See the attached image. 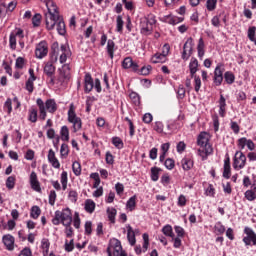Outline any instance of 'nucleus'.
Returning <instances> with one entry per match:
<instances>
[{
	"label": "nucleus",
	"mask_w": 256,
	"mask_h": 256,
	"mask_svg": "<svg viewBox=\"0 0 256 256\" xmlns=\"http://www.w3.org/2000/svg\"><path fill=\"white\" fill-rule=\"evenodd\" d=\"M116 23H117L116 31L118 33H122L123 32V25H124L123 16H121V15L117 16Z\"/></svg>",
	"instance_id": "58836bf2"
},
{
	"label": "nucleus",
	"mask_w": 256,
	"mask_h": 256,
	"mask_svg": "<svg viewBox=\"0 0 256 256\" xmlns=\"http://www.w3.org/2000/svg\"><path fill=\"white\" fill-rule=\"evenodd\" d=\"M60 54V63H65L67 61V57H71V50L67 48L66 45H61L59 49V43L54 42L52 44L51 53H50V61L51 63H57V59Z\"/></svg>",
	"instance_id": "f03ea898"
},
{
	"label": "nucleus",
	"mask_w": 256,
	"mask_h": 256,
	"mask_svg": "<svg viewBox=\"0 0 256 256\" xmlns=\"http://www.w3.org/2000/svg\"><path fill=\"white\" fill-rule=\"evenodd\" d=\"M137 196H132L126 203V207L127 209H129V211H133L137 205Z\"/></svg>",
	"instance_id": "7c9ffc66"
},
{
	"label": "nucleus",
	"mask_w": 256,
	"mask_h": 256,
	"mask_svg": "<svg viewBox=\"0 0 256 256\" xmlns=\"http://www.w3.org/2000/svg\"><path fill=\"white\" fill-rule=\"evenodd\" d=\"M56 199H57V193L55 192V190H51L49 194V204L55 205Z\"/></svg>",
	"instance_id": "4d7b16f0"
},
{
	"label": "nucleus",
	"mask_w": 256,
	"mask_h": 256,
	"mask_svg": "<svg viewBox=\"0 0 256 256\" xmlns=\"http://www.w3.org/2000/svg\"><path fill=\"white\" fill-rule=\"evenodd\" d=\"M72 171L76 177H79V175H81V163L78 161L73 162Z\"/></svg>",
	"instance_id": "e433bc0d"
},
{
	"label": "nucleus",
	"mask_w": 256,
	"mask_h": 256,
	"mask_svg": "<svg viewBox=\"0 0 256 256\" xmlns=\"http://www.w3.org/2000/svg\"><path fill=\"white\" fill-rule=\"evenodd\" d=\"M187 205V198L185 195L181 194L178 198V206L179 207H185Z\"/></svg>",
	"instance_id": "680f3d73"
},
{
	"label": "nucleus",
	"mask_w": 256,
	"mask_h": 256,
	"mask_svg": "<svg viewBox=\"0 0 256 256\" xmlns=\"http://www.w3.org/2000/svg\"><path fill=\"white\" fill-rule=\"evenodd\" d=\"M112 143L116 149H123V140L119 137L112 138Z\"/></svg>",
	"instance_id": "c03bdc74"
},
{
	"label": "nucleus",
	"mask_w": 256,
	"mask_h": 256,
	"mask_svg": "<svg viewBox=\"0 0 256 256\" xmlns=\"http://www.w3.org/2000/svg\"><path fill=\"white\" fill-rule=\"evenodd\" d=\"M223 177H224V179H230L231 178V159L229 157H227L224 160Z\"/></svg>",
	"instance_id": "6ab92c4d"
},
{
	"label": "nucleus",
	"mask_w": 256,
	"mask_h": 256,
	"mask_svg": "<svg viewBox=\"0 0 256 256\" xmlns=\"http://www.w3.org/2000/svg\"><path fill=\"white\" fill-rule=\"evenodd\" d=\"M157 23L155 16L149 15L140 19V28L143 35H151L153 32V25Z\"/></svg>",
	"instance_id": "20e7f679"
},
{
	"label": "nucleus",
	"mask_w": 256,
	"mask_h": 256,
	"mask_svg": "<svg viewBox=\"0 0 256 256\" xmlns=\"http://www.w3.org/2000/svg\"><path fill=\"white\" fill-rule=\"evenodd\" d=\"M130 99L133 101L134 105H141V98L139 97V94L136 92L130 93Z\"/></svg>",
	"instance_id": "37998d69"
},
{
	"label": "nucleus",
	"mask_w": 256,
	"mask_h": 256,
	"mask_svg": "<svg viewBox=\"0 0 256 256\" xmlns=\"http://www.w3.org/2000/svg\"><path fill=\"white\" fill-rule=\"evenodd\" d=\"M73 249H75V244H74V240L71 239L70 242H65V251H67L68 253H71V251H73Z\"/></svg>",
	"instance_id": "864d4df0"
},
{
	"label": "nucleus",
	"mask_w": 256,
	"mask_h": 256,
	"mask_svg": "<svg viewBox=\"0 0 256 256\" xmlns=\"http://www.w3.org/2000/svg\"><path fill=\"white\" fill-rule=\"evenodd\" d=\"M39 215H41V208H39V206H33L31 208L30 217H32V219H39Z\"/></svg>",
	"instance_id": "f704fd0d"
},
{
	"label": "nucleus",
	"mask_w": 256,
	"mask_h": 256,
	"mask_svg": "<svg viewBox=\"0 0 256 256\" xmlns=\"http://www.w3.org/2000/svg\"><path fill=\"white\" fill-rule=\"evenodd\" d=\"M198 67H199V61H197L196 58H192L189 64L191 77H195V73H197Z\"/></svg>",
	"instance_id": "412c9836"
},
{
	"label": "nucleus",
	"mask_w": 256,
	"mask_h": 256,
	"mask_svg": "<svg viewBox=\"0 0 256 256\" xmlns=\"http://www.w3.org/2000/svg\"><path fill=\"white\" fill-rule=\"evenodd\" d=\"M255 31H256V27L255 26L250 27L248 29V38L250 39V41H254L255 45H256Z\"/></svg>",
	"instance_id": "3c124183"
},
{
	"label": "nucleus",
	"mask_w": 256,
	"mask_h": 256,
	"mask_svg": "<svg viewBox=\"0 0 256 256\" xmlns=\"http://www.w3.org/2000/svg\"><path fill=\"white\" fill-rule=\"evenodd\" d=\"M181 163L184 171H190V169H193V160L189 158H184L182 159Z\"/></svg>",
	"instance_id": "bb28decb"
},
{
	"label": "nucleus",
	"mask_w": 256,
	"mask_h": 256,
	"mask_svg": "<svg viewBox=\"0 0 256 256\" xmlns=\"http://www.w3.org/2000/svg\"><path fill=\"white\" fill-rule=\"evenodd\" d=\"M108 256L113 253L114 256H127V253L123 251V246H121V241L118 239H111L109 246L107 247Z\"/></svg>",
	"instance_id": "423d86ee"
},
{
	"label": "nucleus",
	"mask_w": 256,
	"mask_h": 256,
	"mask_svg": "<svg viewBox=\"0 0 256 256\" xmlns=\"http://www.w3.org/2000/svg\"><path fill=\"white\" fill-rule=\"evenodd\" d=\"M159 171H161V169H159L157 167H152L151 168V179H152V181H159Z\"/></svg>",
	"instance_id": "79ce46f5"
},
{
	"label": "nucleus",
	"mask_w": 256,
	"mask_h": 256,
	"mask_svg": "<svg viewBox=\"0 0 256 256\" xmlns=\"http://www.w3.org/2000/svg\"><path fill=\"white\" fill-rule=\"evenodd\" d=\"M19 256H32L31 249L30 248H24Z\"/></svg>",
	"instance_id": "774afa93"
},
{
	"label": "nucleus",
	"mask_w": 256,
	"mask_h": 256,
	"mask_svg": "<svg viewBox=\"0 0 256 256\" xmlns=\"http://www.w3.org/2000/svg\"><path fill=\"white\" fill-rule=\"evenodd\" d=\"M48 110V113H55L57 111V103L53 99H48L45 102V111Z\"/></svg>",
	"instance_id": "aec40b11"
},
{
	"label": "nucleus",
	"mask_w": 256,
	"mask_h": 256,
	"mask_svg": "<svg viewBox=\"0 0 256 256\" xmlns=\"http://www.w3.org/2000/svg\"><path fill=\"white\" fill-rule=\"evenodd\" d=\"M122 67L123 69H133V71H137L139 69V65L137 63L133 62V58L126 57L122 61Z\"/></svg>",
	"instance_id": "dca6fc26"
},
{
	"label": "nucleus",
	"mask_w": 256,
	"mask_h": 256,
	"mask_svg": "<svg viewBox=\"0 0 256 256\" xmlns=\"http://www.w3.org/2000/svg\"><path fill=\"white\" fill-rule=\"evenodd\" d=\"M164 165H165L166 169L171 170L175 167V161L171 158H168L165 160Z\"/></svg>",
	"instance_id": "6e6d98bb"
},
{
	"label": "nucleus",
	"mask_w": 256,
	"mask_h": 256,
	"mask_svg": "<svg viewBox=\"0 0 256 256\" xmlns=\"http://www.w3.org/2000/svg\"><path fill=\"white\" fill-rule=\"evenodd\" d=\"M35 80H27L26 81V90L29 91L30 93H33V90H34V82Z\"/></svg>",
	"instance_id": "69168bd1"
},
{
	"label": "nucleus",
	"mask_w": 256,
	"mask_h": 256,
	"mask_svg": "<svg viewBox=\"0 0 256 256\" xmlns=\"http://www.w3.org/2000/svg\"><path fill=\"white\" fill-rule=\"evenodd\" d=\"M49 53L47 42L42 41L36 46L35 55L37 59H43Z\"/></svg>",
	"instance_id": "f8f14e48"
},
{
	"label": "nucleus",
	"mask_w": 256,
	"mask_h": 256,
	"mask_svg": "<svg viewBox=\"0 0 256 256\" xmlns=\"http://www.w3.org/2000/svg\"><path fill=\"white\" fill-rule=\"evenodd\" d=\"M244 195H245V199H247V201H255L256 200V194H255V192H253V190H247Z\"/></svg>",
	"instance_id": "a18cd8bd"
},
{
	"label": "nucleus",
	"mask_w": 256,
	"mask_h": 256,
	"mask_svg": "<svg viewBox=\"0 0 256 256\" xmlns=\"http://www.w3.org/2000/svg\"><path fill=\"white\" fill-rule=\"evenodd\" d=\"M32 24L34 27L41 25V14H35L32 18Z\"/></svg>",
	"instance_id": "603ef678"
},
{
	"label": "nucleus",
	"mask_w": 256,
	"mask_h": 256,
	"mask_svg": "<svg viewBox=\"0 0 256 256\" xmlns=\"http://www.w3.org/2000/svg\"><path fill=\"white\" fill-rule=\"evenodd\" d=\"M106 163L108 165H113V163H115V159L113 157V154H111V152L106 153Z\"/></svg>",
	"instance_id": "0e129e2a"
},
{
	"label": "nucleus",
	"mask_w": 256,
	"mask_h": 256,
	"mask_svg": "<svg viewBox=\"0 0 256 256\" xmlns=\"http://www.w3.org/2000/svg\"><path fill=\"white\" fill-rule=\"evenodd\" d=\"M48 161L54 169H59V167H61V163H59V160L55 157V151H53V149H50L48 152Z\"/></svg>",
	"instance_id": "f3484780"
},
{
	"label": "nucleus",
	"mask_w": 256,
	"mask_h": 256,
	"mask_svg": "<svg viewBox=\"0 0 256 256\" xmlns=\"http://www.w3.org/2000/svg\"><path fill=\"white\" fill-rule=\"evenodd\" d=\"M46 7L48 9V12L45 14L46 28L51 31L55 29V25H57L59 35H65L67 33L65 21H63V17L59 14L57 4L52 1H47Z\"/></svg>",
	"instance_id": "f257e3e1"
},
{
	"label": "nucleus",
	"mask_w": 256,
	"mask_h": 256,
	"mask_svg": "<svg viewBox=\"0 0 256 256\" xmlns=\"http://www.w3.org/2000/svg\"><path fill=\"white\" fill-rule=\"evenodd\" d=\"M68 197L70 201H72V203H77V197H78L77 191L71 190L68 194Z\"/></svg>",
	"instance_id": "052dcab7"
},
{
	"label": "nucleus",
	"mask_w": 256,
	"mask_h": 256,
	"mask_svg": "<svg viewBox=\"0 0 256 256\" xmlns=\"http://www.w3.org/2000/svg\"><path fill=\"white\" fill-rule=\"evenodd\" d=\"M246 145H247V138L243 137L238 140L239 149H241V150L245 149Z\"/></svg>",
	"instance_id": "338daca9"
},
{
	"label": "nucleus",
	"mask_w": 256,
	"mask_h": 256,
	"mask_svg": "<svg viewBox=\"0 0 256 256\" xmlns=\"http://www.w3.org/2000/svg\"><path fill=\"white\" fill-rule=\"evenodd\" d=\"M68 121L69 123L73 124L74 133H77V131H79L83 125V123L81 122V118L77 117L73 105H71L68 110Z\"/></svg>",
	"instance_id": "6e6552de"
},
{
	"label": "nucleus",
	"mask_w": 256,
	"mask_h": 256,
	"mask_svg": "<svg viewBox=\"0 0 256 256\" xmlns=\"http://www.w3.org/2000/svg\"><path fill=\"white\" fill-rule=\"evenodd\" d=\"M165 58H166V56H164L162 53H156L152 57V63H154V64L165 63Z\"/></svg>",
	"instance_id": "473e14b6"
},
{
	"label": "nucleus",
	"mask_w": 256,
	"mask_h": 256,
	"mask_svg": "<svg viewBox=\"0 0 256 256\" xmlns=\"http://www.w3.org/2000/svg\"><path fill=\"white\" fill-rule=\"evenodd\" d=\"M60 154L62 157H67V155H69V146L67 144L61 145Z\"/></svg>",
	"instance_id": "5fc2aeb1"
},
{
	"label": "nucleus",
	"mask_w": 256,
	"mask_h": 256,
	"mask_svg": "<svg viewBox=\"0 0 256 256\" xmlns=\"http://www.w3.org/2000/svg\"><path fill=\"white\" fill-rule=\"evenodd\" d=\"M214 230L219 235H223V233H225V226H223V224H221V222H218L215 224Z\"/></svg>",
	"instance_id": "49530a36"
},
{
	"label": "nucleus",
	"mask_w": 256,
	"mask_h": 256,
	"mask_svg": "<svg viewBox=\"0 0 256 256\" xmlns=\"http://www.w3.org/2000/svg\"><path fill=\"white\" fill-rule=\"evenodd\" d=\"M2 241L8 251H13L15 249V237L11 234L4 235Z\"/></svg>",
	"instance_id": "2eb2a0df"
},
{
	"label": "nucleus",
	"mask_w": 256,
	"mask_h": 256,
	"mask_svg": "<svg viewBox=\"0 0 256 256\" xmlns=\"http://www.w3.org/2000/svg\"><path fill=\"white\" fill-rule=\"evenodd\" d=\"M199 153H205V155H211L213 153V148L211 145H209V142L201 147L199 150Z\"/></svg>",
	"instance_id": "4c0bfd02"
},
{
	"label": "nucleus",
	"mask_w": 256,
	"mask_h": 256,
	"mask_svg": "<svg viewBox=\"0 0 256 256\" xmlns=\"http://www.w3.org/2000/svg\"><path fill=\"white\" fill-rule=\"evenodd\" d=\"M224 79L228 85H233V83H235V75L232 74V72H225Z\"/></svg>",
	"instance_id": "72a5a7b5"
},
{
	"label": "nucleus",
	"mask_w": 256,
	"mask_h": 256,
	"mask_svg": "<svg viewBox=\"0 0 256 256\" xmlns=\"http://www.w3.org/2000/svg\"><path fill=\"white\" fill-rule=\"evenodd\" d=\"M93 223H91V221H87L85 223V233L86 235H91V233H93Z\"/></svg>",
	"instance_id": "bf43d9fd"
},
{
	"label": "nucleus",
	"mask_w": 256,
	"mask_h": 256,
	"mask_svg": "<svg viewBox=\"0 0 256 256\" xmlns=\"http://www.w3.org/2000/svg\"><path fill=\"white\" fill-rule=\"evenodd\" d=\"M60 135L62 141H69V128L67 126H62Z\"/></svg>",
	"instance_id": "c9c22d12"
},
{
	"label": "nucleus",
	"mask_w": 256,
	"mask_h": 256,
	"mask_svg": "<svg viewBox=\"0 0 256 256\" xmlns=\"http://www.w3.org/2000/svg\"><path fill=\"white\" fill-rule=\"evenodd\" d=\"M162 233L166 235V237H171V239L175 238V234L173 233V227L171 225H166L162 228Z\"/></svg>",
	"instance_id": "cd10ccee"
},
{
	"label": "nucleus",
	"mask_w": 256,
	"mask_h": 256,
	"mask_svg": "<svg viewBox=\"0 0 256 256\" xmlns=\"http://www.w3.org/2000/svg\"><path fill=\"white\" fill-rule=\"evenodd\" d=\"M127 239L132 247L137 243V240L135 239V231H133V228L129 225L127 227Z\"/></svg>",
	"instance_id": "4be33fe9"
},
{
	"label": "nucleus",
	"mask_w": 256,
	"mask_h": 256,
	"mask_svg": "<svg viewBox=\"0 0 256 256\" xmlns=\"http://www.w3.org/2000/svg\"><path fill=\"white\" fill-rule=\"evenodd\" d=\"M195 44L193 43V38H188L183 46L182 59L187 61L191 55H193V47Z\"/></svg>",
	"instance_id": "9d476101"
},
{
	"label": "nucleus",
	"mask_w": 256,
	"mask_h": 256,
	"mask_svg": "<svg viewBox=\"0 0 256 256\" xmlns=\"http://www.w3.org/2000/svg\"><path fill=\"white\" fill-rule=\"evenodd\" d=\"M30 186L33 191L41 193V183L39 182V179L37 178V173H35V171L31 172L30 174Z\"/></svg>",
	"instance_id": "4468645a"
},
{
	"label": "nucleus",
	"mask_w": 256,
	"mask_h": 256,
	"mask_svg": "<svg viewBox=\"0 0 256 256\" xmlns=\"http://www.w3.org/2000/svg\"><path fill=\"white\" fill-rule=\"evenodd\" d=\"M36 103L40 111L39 119H41L42 121H45V119H47V111H45V102H43V99L38 98L36 100Z\"/></svg>",
	"instance_id": "a211bd4d"
},
{
	"label": "nucleus",
	"mask_w": 256,
	"mask_h": 256,
	"mask_svg": "<svg viewBox=\"0 0 256 256\" xmlns=\"http://www.w3.org/2000/svg\"><path fill=\"white\" fill-rule=\"evenodd\" d=\"M197 51L199 59L203 60V57L205 56V42L203 41V38L199 39Z\"/></svg>",
	"instance_id": "5701e85b"
},
{
	"label": "nucleus",
	"mask_w": 256,
	"mask_h": 256,
	"mask_svg": "<svg viewBox=\"0 0 256 256\" xmlns=\"http://www.w3.org/2000/svg\"><path fill=\"white\" fill-rule=\"evenodd\" d=\"M7 189H14L15 187V176H10L6 180Z\"/></svg>",
	"instance_id": "de8ad7c7"
},
{
	"label": "nucleus",
	"mask_w": 256,
	"mask_h": 256,
	"mask_svg": "<svg viewBox=\"0 0 256 256\" xmlns=\"http://www.w3.org/2000/svg\"><path fill=\"white\" fill-rule=\"evenodd\" d=\"M44 73L47 75V77H53L55 75V66H53V63H46L44 67Z\"/></svg>",
	"instance_id": "b1692460"
},
{
	"label": "nucleus",
	"mask_w": 256,
	"mask_h": 256,
	"mask_svg": "<svg viewBox=\"0 0 256 256\" xmlns=\"http://www.w3.org/2000/svg\"><path fill=\"white\" fill-rule=\"evenodd\" d=\"M59 75L57 77L58 85H65L71 79V68L69 65L64 64L60 69H58Z\"/></svg>",
	"instance_id": "0eeeda50"
},
{
	"label": "nucleus",
	"mask_w": 256,
	"mask_h": 256,
	"mask_svg": "<svg viewBox=\"0 0 256 256\" xmlns=\"http://www.w3.org/2000/svg\"><path fill=\"white\" fill-rule=\"evenodd\" d=\"M151 65H148V66H143L141 69H140V75H149V73H151Z\"/></svg>",
	"instance_id": "e2e57ef3"
},
{
	"label": "nucleus",
	"mask_w": 256,
	"mask_h": 256,
	"mask_svg": "<svg viewBox=\"0 0 256 256\" xmlns=\"http://www.w3.org/2000/svg\"><path fill=\"white\" fill-rule=\"evenodd\" d=\"M37 109L36 108H30L29 109V116L28 121H31V123H37Z\"/></svg>",
	"instance_id": "c756f323"
},
{
	"label": "nucleus",
	"mask_w": 256,
	"mask_h": 256,
	"mask_svg": "<svg viewBox=\"0 0 256 256\" xmlns=\"http://www.w3.org/2000/svg\"><path fill=\"white\" fill-rule=\"evenodd\" d=\"M9 43H10L11 49L13 50L17 49V37L15 36V32H12L10 34Z\"/></svg>",
	"instance_id": "ea45409f"
},
{
	"label": "nucleus",
	"mask_w": 256,
	"mask_h": 256,
	"mask_svg": "<svg viewBox=\"0 0 256 256\" xmlns=\"http://www.w3.org/2000/svg\"><path fill=\"white\" fill-rule=\"evenodd\" d=\"M192 79H194V81H195L194 89H195L196 93H199V89H201V78L197 75H194L192 77Z\"/></svg>",
	"instance_id": "09e8293b"
},
{
	"label": "nucleus",
	"mask_w": 256,
	"mask_h": 256,
	"mask_svg": "<svg viewBox=\"0 0 256 256\" xmlns=\"http://www.w3.org/2000/svg\"><path fill=\"white\" fill-rule=\"evenodd\" d=\"M209 143V138H207V133L201 132L200 135L198 136L197 144L200 147H204Z\"/></svg>",
	"instance_id": "393cba45"
},
{
	"label": "nucleus",
	"mask_w": 256,
	"mask_h": 256,
	"mask_svg": "<svg viewBox=\"0 0 256 256\" xmlns=\"http://www.w3.org/2000/svg\"><path fill=\"white\" fill-rule=\"evenodd\" d=\"M108 219L111 223H115V217H117V209L108 208L107 209Z\"/></svg>",
	"instance_id": "2f4dec72"
},
{
	"label": "nucleus",
	"mask_w": 256,
	"mask_h": 256,
	"mask_svg": "<svg viewBox=\"0 0 256 256\" xmlns=\"http://www.w3.org/2000/svg\"><path fill=\"white\" fill-rule=\"evenodd\" d=\"M247 163V157L243 152L237 151L234 156L233 168L239 171V169H243L245 164Z\"/></svg>",
	"instance_id": "1a4fd4ad"
},
{
	"label": "nucleus",
	"mask_w": 256,
	"mask_h": 256,
	"mask_svg": "<svg viewBox=\"0 0 256 256\" xmlns=\"http://www.w3.org/2000/svg\"><path fill=\"white\" fill-rule=\"evenodd\" d=\"M244 233L246 234V237L243 238V241L245 243V245H251V243L253 245H256V234L255 231H253V229L246 227L244 229Z\"/></svg>",
	"instance_id": "9b49d317"
},
{
	"label": "nucleus",
	"mask_w": 256,
	"mask_h": 256,
	"mask_svg": "<svg viewBox=\"0 0 256 256\" xmlns=\"http://www.w3.org/2000/svg\"><path fill=\"white\" fill-rule=\"evenodd\" d=\"M206 8L208 11H215L217 9V0H207Z\"/></svg>",
	"instance_id": "a19ab883"
},
{
	"label": "nucleus",
	"mask_w": 256,
	"mask_h": 256,
	"mask_svg": "<svg viewBox=\"0 0 256 256\" xmlns=\"http://www.w3.org/2000/svg\"><path fill=\"white\" fill-rule=\"evenodd\" d=\"M51 243L49 242V239L43 238L41 241V247L45 250V253H49V247Z\"/></svg>",
	"instance_id": "8fccbe9b"
},
{
	"label": "nucleus",
	"mask_w": 256,
	"mask_h": 256,
	"mask_svg": "<svg viewBox=\"0 0 256 256\" xmlns=\"http://www.w3.org/2000/svg\"><path fill=\"white\" fill-rule=\"evenodd\" d=\"M85 211L87 213H93L95 211V202L91 199L85 201Z\"/></svg>",
	"instance_id": "c85d7f7f"
},
{
	"label": "nucleus",
	"mask_w": 256,
	"mask_h": 256,
	"mask_svg": "<svg viewBox=\"0 0 256 256\" xmlns=\"http://www.w3.org/2000/svg\"><path fill=\"white\" fill-rule=\"evenodd\" d=\"M225 68L222 64H218L214 71V83L215 85L219 86L223 83V73Z\"/></svg>",
	"instance_id": "ddd939ff"
},
{
	"label": "nucleus",
	"mask_w": 256,
	"mask_h": 256,
	"mask_svg": "<svg viewBox=\"0 0 256 256\" xmlns=\"http://www.w3.org/2000/svg\"><path fill=\"white\" fill-rule=\"evenodd\" d=\"M23 65H25V59L23 57H18L15 64L16 69H23Z\"/></svg>",
	"instance_id": "13d9d810"
},
{
	"label": "nucleus",
	"mask_w": 256,
	"mask_h": 256,
	"mask_svg": "<svg viewBox=\"0 0 256 256\" xmlns=\"http://www.w3.org/2000/svg\"><path fill=\"white\" fill-rule=\"evenodd\" d=\"M53 225H64V227H69L73 223V215L71 214V209L66 208L63 211L57 210L55 212V217L52 219Z\"/></svg>",
	"instance_id": "7ed1b4c3"
},
{
	"label": "nucleus",
	"mask_w": 256,
	"mask_h": 256,
	"mask_svg": "<svg viewBox=\"0 0 256 256\" xmlns=\"http://www.w3.org/2000/svg\"><path fill=\"white\" fill-rule=\"evenodd\" d=\"M84 85H85V93H91L93 91V87L96 89L97 93H101V80L99 78H96L93 82V77H91V74L87 73L84 78Z\"/></svg>",
	"instance_id": "39448f33"
},
{
	"label": "nucleus",
	"mask_w": 256,
	"mask_h": 256,
	"mask_svg": "<svg viewBox=\"0 0 256 256\" xmlns=\"http://www.w3.org/2000/svg\"><path fill=\"white\" fill-rule=\"evenodd\" d=\"M107 53L110 59H113L115 53V42L111 39L107 41Z\"/></svg>",
	"instance_id": "a878e982"
}]
</instances>
